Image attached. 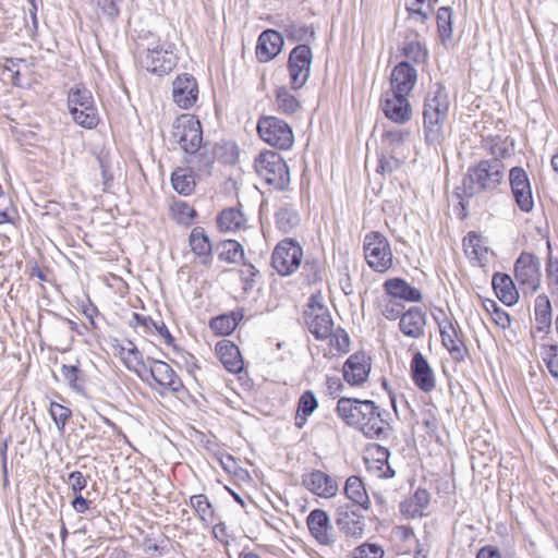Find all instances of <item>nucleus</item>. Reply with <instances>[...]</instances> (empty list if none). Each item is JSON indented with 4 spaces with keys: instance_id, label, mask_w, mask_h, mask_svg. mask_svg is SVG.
I'll list each match as a JSON object with an SVG mask.
<instances>
[{
    "instance_id": "nucleus-1",
    "label": "nucleus",
    "mask_w": 558,
    "mask_h": 558,
    "mask_svg": "<svg viewBox=\"0 0 558 558\" xmlns=\"http://www.w3.org/2000/svg\"><path fill=\"white\" fill-rule=\"evenodd\" d=\"M338 416L350 427L356 428L371 439H386L391 430L384 417L389 415L372 400L342 397L337 402Z\"/></svg>"
},
{
    "instance_id": "nucleus-2",
    "label": "nucleus",
    "mask_w": 558,
    "mask_h": 558,
    "mask_svg": "<svg viewBox=\"0 0 558 558\" xmlns=\"http://www.w3.org/2000/svg\"><path fill=\"white\" fill-rule=\"evenodd\" d=\"M494 155L489 159H482L469 167L462 180V195L472 198L485 192H493L505 183V163L502 158L509 156L505 146L495 144L490 147Z\"/></svg>"
},
{
    "instance_id": "nucleus-3",
    "label": "nucleus",
    "mask_w": 558,
    "mask_h": 558,
    "mask_svg": "<svg viewBox=\"0 0 558 558\" xmlns=\"http://www.w3.org/2000/svg\"><path fill=\"white\" fill-rule=\"evenodd\" d=\"M449 99L446 87L437 82L424 100L423 131L426 145L437 148L446 140L445 123L448 119Z\"/></svg>"
},
{
    "instance_id": "nucleus-4",
    "label": "nucleus",
    "mask_w": 558,
    "mask_h": 558,
    "mask_svg": "<svg viewBox=\"0 0 558 558\" xmlns=\"http://www.w3.org/2000/svg\"><path fill=\"white\" fill-rule=\"evenodd\" d=\"M136 61L149 73L158 76L167 75L173 71L179 61L175 44L148 33L143 38V43L138 44Z\"/></svg>"
},
{
    "instance_id": "nucleus-5",
    "label": "nucleus",
    "mask_w": 558,
    "mask_h": 558,
    "mask_svg": "<svg viewBox=\"0 0 558 558\" xmlns=\"http://www.w3.org/2000/svg\"><path fill=\"white\" fill-rule=\"evenodd\" d=\"M68 109L73 121L80 126L95 129L100 117L92 92L83 84H75L68 93Z\"/></svg>"
},
{
    "instance_id": "nucleus-6",
    "label": "nucleus",
    "mask_w": 558,
    "mask_h": 558,
    "mask_svg": "<svg viewBox=\"0 0 558 558\" xmlns=\"http://www.w3.org/2000/svg\"><path fill=\"white\" fill-rule=\"evenodd\" d=\"M255 170L268 185L277 191H286L290 185L289 167L277 151L259 153L255 158Z\"/></svg>"
},
{
    "instance_id": "nucleus-7",
    "label": "nucleus",
    "mask_w": 558,
    "mask_h": 558,
    "mask_svg": "<svg viewBox=\"0 0 558 558\" xmlns=\"http://www.w3.org/2000/svg\"><path fill=\"white\" fill-rule=\"evenodd\" d=\"M259 137L278 149H290L294 143L292 128L282 119L275 116H262L257 121Z\"/></svg>"
},
{
    "instance_id": "nucleus-8",
    "label": "nucleus",
    "mask_w": 558,
    "mask_h": 558,
    "mask_svg": "<svg viewBox=\"0 0 558 558\" xmlns=\"http://www.w3.org/2000/svg\"><path fill=\"white\" fill-rule=\"evenodd\" d=\"M514 278L524 294L535 293L542 282L539 258L535 254L522 252L514 262Z\"/></svg>"
},
{
    "instance_id": "nucleus-9",
    "label": "nucleus",
    "mask_w": 558,
    "mask_h": 558,
    "mask_svg": "<svg viewBox=\"0 0 558 558\" xmlns=\"http://www.w3.org/2000/svg\"><path fill=\"white\" fill-rule=\"evenodd\" d=\"M365 259L368 266L377 272H385L392 266L390 243L379 232H371L363 244Z\"/></svg>"
},
{
    "instance_id": "nucleus-10",
    "label": "nucleus",
    "mask_w": 558,
    "mask_h": 558,
    "mask_svg": "<svg viewBox=\"0 0 558 558\" xmlns=\"http://www.w3.org/2000/svg\"><path fill=\"white\" fill-rule=\"evenodd\" d=\"M303 257L302 246L293 239H284L275 247L271 255V265L280 276H290L301 266Z\"/></svg>"
},
{
    "instance_id": "nucleus-11",
    "label": "nucleus",
    "mask_w": 558,
    "mask_h": 558,
    "mask_svg": "<svg viewBox=\"0 0 558 558\" xmlns=\"http://www.w3.org/2000/svg\"><path fill=\"white\" fill-rule=\"evenodd\" d=\"M310 332L317 340H325L332 335L333 322L329 310L319 301V296L310 298L307 308L303 313Z\"/></svg>"
},
{
    "instance_id": "nucleus-12",
    "label": "nucleus",
    "mask_w": 558,
    "mask_h": 558,
    "mask_svg": "<svg viewBox=\"0 0 558 558\" xmlns=\"http://www.w3.org/2000/svg\"><path fill=\"white\" fill-rule=\"evenodd\" d=\"M172 136L186 154L195 151L204 144L201 122L191 114H182L175 119Z\"/></svg>"
},
{
    "instance_id": "nucleus-13",
    "label": "nucleus",
    "mask_w": 558,
    "mask_h": 558,
    "mask_svg": "<svg viewBox=\"0 0 558 558\" xmlns=\"http://www.w3.org/2000/svg\"><path fill=\"white\" fill-rule=\"evenodd\" d=\"M146 363L148 364L147 371L144 372L147 376L142 375L141 378L147 380L148 377H151L161 388L160 395L167 392L178 395L184 390L182 380L168 363L153 357H147Z\"/></svg>"
},
{
    "instance_id": "nucleus-14",
    "label": "nucleus",
    "mask_w": 558,
    "mask_h": 558,
    "mask_svg": "<svg viewBox=\"0 0 558 558\" xmlns=\"http://www.w3.org/2000/svg\"><path fill=\"white\" fill-rule=\"evenodd\" d=\"M312 59V50L307 45H298L291 50L288 60L291 89L298 90L305 85L310 77Z\"/></svg>"
},
{
    "instance_id": "nucleus-15",
    "label": "nucleus",
    "mask_w": 558,
    "mask_h": 558,
    "mask_svg": "<svg viewBox=\"0 0 558 558\" xmlns=\"http://www.w3.org/2000/svg\"><path fill=\"white\" fill-rule=\"evenodd\" d=\"M439 313L442 316H446L442 310H439ZM434 319L439 327L441 343L448 350L451 359L456 363H463L469 356V350L465 345L464 335L458 323L453 324L452 322L446 319L447 325L442 326L437 316H434Z\"/></svg>"
},
{
    "instance_id": "nucleus-16",
    "label": "nucleus",
    "mask_w": 558,
    "mask_h": 558,
    "mask_svg": "<svg viewBox=\"0 0 558 558\" xmlns=\"http://www.w3.org/2000/svg\"><path fill=\"white\" fill-rule=\"evenodd\" d=\"M363 509L353 508L349 502L340 504L335 510V522L339 531L347 537L361 538L365 523Z\"/></svg>"
},
{
    "instance_id": "nucleus-17",
    "label": "nucleus",
    "mask_w": 558,
    "mask_h": 558,
    "mask_svg": "<svg viewBox=\"0 0 558 558\" xmlns=\"http://www.w3.org/2000/svg\"><path fill=\"white\" fill-rule=\"evenodd\" d=\"M380 108L387 119L398 124H404L412 118V107L408 96L398 95L390 89L383 94Z\"/></svg>"
},
{
    "instance_id": "nucleus-18",
    "label": "nucleus",
    "mask_w": 558,
    "mask_h": 558,
    "mask_svg": "<svg viewBox=\"0 0 558 558\" xmlns=\"http://www.w3.org/2000/svg\"><path fill=\"white\" fill-rule=\"evenodd\" d=\"M509 183L520 210L530 213L534 207V201L526 171L521 167H513L509 171Z\"/></svg>"
},
{
    "instance_id": "nucleus-19",
    "label": "nucleus",
    "mask_w": 558,
    "mask_h": 558,
    "mask_svg": "<svg viewBox=\"0 0 558 558\" xmlns=\"http://www.w3.org/2000/svg\"><path fill=\"white\" fill-rule=\"evenodd\" d=\"M172 98L180 108H192L198 98L196 78L189 73L178 75L172 83Z\"/></svg>"
},
{
    "instance_id": "nucleus-20",
    "label": "nucleus",
    "mask_w": 558,
    "mask_h": 558,
    "mask_svg": "<svg viewBox=\"0 0 558 558\" xmlns=\"http://www.w3.org/2000/svg\"><path fill=\"white\" fill-rule=\"evenodd\" d=\"M410 375L414 385L428 393L436 387V378L432 366L421 352H415L410 363Z\"/></svg>"
},
{
    "instance_id": "nucleus-21",
    "label": "nucleus",
    "mask_w": 558,
    "mask_h": 558,
    "mask_svg": "<svg viewBox=\"0 0 558 558\" xmlns=\"http://www.w3.org/2000/svg\"><path fill=\"white\" fill-rule=\"evenodd\" d=\"M306 523L311 534L320 545L331 546L335 544L333 529L326 511L322 509L312 510L307 515Z\"/></svg>"
},
{
    "instance_id": "nucleus-22",
    "label": "nucleus",
    "mask_w": 558,
    "mask_h": 558,
    "mask_svg": "<svg viewBox=\"0 0 558 558\" xmlns=\"http://www.w3.org/2000/svg\"><path fill=\"white\" fill-rule=\"evenodd\" d=\"M417 81V71L409 61L399 62L390 74V90L409 96Z\"/></svg>"
},
{
    "instance_id": "nucleus-23",
    "label": "nucleus",
    "mask_w": 558,
    "mask_h": 558,
    "mask_svg": "<svg viewBox=\"0 0 558 558\" xmlns=\"http://www.w3.org/2000/svg\"><path fill=\"white\" fill-rule=\"evenodd\" d=\"M343 377L351 386L365 383L371 372V357L364 352L352 354L343 365Z\"/></svg>"
},
{
    "instance_id": "nucleus-24",
    "label": "nucleus",
    "mask_w": 558,
    "mask_h": 558,
    "mask_svg": "<svg viewBox=\"0 0 558 558\" xmlns=\"http://www.w3.org/2000/svg\"><path fill=\"white\" fill-rule=\"evenodd\" d=\"M302 484L315 495L323 498H331L338 492V483L323 471L314 470L302 476Z\"/></svg>"
},
{
    "instance_id": "nucleus-25",
    "label": "nucleus",
    "mask_w": 558,
    "mask_h": 558,
    "mask_svg": "<svg viewBox=\"0 0 558 558\" xmlns=\"http://www.w3.org/2000/svg\"><path fill=\"white\" fill-rule=\"evenodd\" d=\"M190 158L187 162L190 163V168L193 171H196V174L201 177H210L213 173V168L216 160V145H211L210 143H204L199 145V148L195 149V151L187 153Z\"/></svg>"
},
{
    "instance_id": "nucleus-26",
    "label": "nucleus",
    "mask_w": 558,
    "mask_h": 558,
    "mask_svg": "<svg viewBox=\"0 0 558 558\" xmlns=\"http://www.w3.org/2000/svg\"><path fill=\"white\" fill-rule=\"evenodd\" d=\"M426 323V313L422 307L412 306L401 316L399 329L405 337L420 339L424 337Z\"/></svg>"
},
{
    "instance_id": "nucleus-27",
    "label": "nucleus",
    "mask_w": 558,
    "mask_h": 558,
    "mask_svg": "<svg viewBox=\"0 0 558 558\" xmlns=\"http://www.w3.org/2000/svg\"><path fill=\"white\" fill-rule=\"evenodd\" d=\"M283 37L274 29L263 32L257 40L256 57L260 62H268L277 57L283 46Z\"/></svg>"
},
{
    "instance_id": "nucleus-28",
    "label": "nucleus",
    "mask_w": 558,
    "mask_h": 558,
    "mask_svg": "<svg viewBox=\"0 0 558 558\" xmlns=\"http://www.w3.org/2000/svg\"><path fill=\"white\" fill-rule=\"evenodd\" d=\"M216 354L229 372L238 374L243 369L244 363L238 345L229 340L216 344Z\"/></svg>"
},
{
    "instance_id": "nucleus-29",
    "label": "nucleus",
    "mask_w": 558,
    "mask_h": 558,
    "mask_svg": "<svg viewBox=\"0 0 558 558\" xmlns=\"http://www.w3.org/2000/svg\"><path fill=\"white\" fill-rule=\"evenodd\" d=\"M344 495L353 508L363 509L364 511L371 508V500L365 485L359 476L352 475L347 478Z\"/></svg>"
},
{
    "instance_id": "nucleus-30",
    "label": "nucleus",
    "mask_w": 558,
    "mask_h": 558,
    "mask_svg": "<svg viewBox=\"0 0 558 558\" xmlns=\"http://www.w3.org/2000/svg\"><path fill=\"white\" fill-rule=\"evenodd\" d=\"M384 289L386 293L400 301L404 300L408 302H420L422 301V293L418 289L410 286L405 280L401 278H391L385 281Z\"/></svg>"
},
{
    "instance_id": "nucleus-31",
    "label": "nucleus",
    "mask_w": 558,
    "mask_h": 558,
    "mask_svg": "<svg viewBox=\"0 0 558 558\" xmlns=\"http://www.w3.org/2000/svg\"><path fill=\"white\" fill-rule=\"evenodd\" d=\"M492 284L497 298L507 306L515 304L519 300V292L512 278L508 274L496 272L493 276Z\"/></svg>"
},
{
    "instance_id": "nucleus-32",
    "label": "nucleus",
    "mask_w": 558,
    "mask_h": 558,
    "mask_svg": "<svg viewBox=\"0 0 558 558\" xmlns=\"http://www.w3.org/2000/svg\"><path fill=\"white\" fill-rule=\"evenodd\" d=\"M189 243L202 264L208 265L213 260V246L204 228L195 227L190 233Z\"/></svg>"
},
{
    "instance_id": "nucleus-33",
    "label": "nucleus",
    "mask_w": 558,
    "mask_h": 558,
    "mask_svg": "<svg viewBox=\"0 0 558 558\" xmlns=\"http://www.w3.org/2000/svg\"><path fill=\"white\" fill-rule=\"evenodd\" d=\"M437 32L444 47L452 46L453 11L450 7H440L436 14Z\"/></svg>"
},
{
    "instance_id": "nucleus-34",
    "label": "nucleus",
    "mask_w": 558,
    "mask_h": 558,
    "mask_svg": "<svg viewBox=\"0 0 558 558\" xmlns=\"http://www.w3.org/2000/svg\"><path fill=\"white\" fill-rule=\"evenodd\" d=\"M244 318L243 310L221 314L210 319L209 327L217 335L227 336L234 331L239 323Z\"/></svg>"
},
{
    "instance_id": "nucleus-35",
    "label": "nucleus",
    "mask_w": 558,
    "mask_h": 558,
    "mask_svg": "<svg viewBox=\"0 0 558 558\" xmlns=\"http://www.w3.org/2000/svg\"><path fill=\"white\" fill-rule=\"evenodd\" d=\"M130 326H141L143 327L144 332H149L151 331V328H156L157 333L165 339L166 344L174 347V338L172 337V335L170 333L166 324L162 320L155 322L150 316H144L138 313H133Z\"/></svg>"
},
{
    "instance_id": "nucleus-36",
    "label": "nucleus",
    "mask_w": 558,
    "mask_h": 558,
    "mask_svg": "<svg viewBox=\"0 0 558 558\" xmlns=\"http://www.w3.org/2000/svg\"><path fill=\"white\" fill-rule=\"evenodd\" d=\"M275 105L277 111L284 116H293L302 109L301 101L286 86L276 89Z\"/></svg>"
},
{
    "instance_id": "nucleus-37",
    "label": "nucleus",
    "mask_w": 558,
    "mask_h": 558,
    "mask_svg": "<svg viewBox=\"0 0 558 558\" xmlns=\"http://www.w3.org/2000/svg\"><path fill=\"white\" fill-rule=\"evenodd\" d=\"M536 330L549 332L551 328V304L546 294H539L534 304Z\"/></svg>"
},
{
    "instance_id": "nucleus-38",
    "label": "nucleus",
    "mask_w": 558,
    "mask_h": 558,
    "mask_svg": "<svg viewBox=\"0 0 558 558\" xmlns=\"http://www.w3.org/2000/svg\"><path fill=\"white\" fill-rule=\"evenodd\" d=\"M194 171L191 168H177L171 173V185L181 195H191L196 186Z\"/></svg>"
},
{
    "instance_id": "nucleus-39",
    "label": "nucleus",
    "mask_w": 558,
    "mask_h": 558,
    "mask_svg": "<svg viewBox=\"0 0 558 558\" xmlns=\"http://www.w3.org/2000/svg\"><path fill=\"white\" fill-rule=\"evenodd\" d=\"M318 401L312 390L304 391L298 401V410L294 418V425L303 428L307 422V417L317 409Z\"/></svg>"
},
{
    "instance_id": "nucleus-40",
    "label": "nucleus",
    "mask_w": 558,
    "mask_h": 558,
    "mask_svg": "<svg viewBox=\"0 0 558 558\" xmlns=\"http://www.w3.org/2000/svg\"><path fill=\"white\" fill-rule=\"evenodd\" d=\"M245 222L244 214L236 207L226 208L217 216V225L221 231H236Z\"/></svg>"
},
{
    "instance_id": "nucleus-41",
    "label": "nucleus",
    "mask_w": 558,
    "mask_h": 558,
    "mask_svg": "<svg viewBox=\"0 0 558 558\" xmlns=\"http://www.w3.org/2000/svg\"><path fill=\"white\" fill-rule=\"evenodd\" d=\"M409 130H387L381 135V144L388 154H395L410 137Z\"/></svg>"
},
{
    "instance_id": "nucleus-42",
    "label": "nucleus",
    "mask_w": 558,
    "mask_h": 558,
    "mask_svg": "<svg viewBox=\"0 0 558 558\" xmlns=\"http://www.w3.org/2000/svg\"><path fill=\"white\" fill-rule=\"evenodd\" d=\"M130 348L129 349H122V355L123 361L125 363V366L135 372L140 377H142V372L147 371V365L143 361V354L142 352L136 348V345L130 341Z\"/></svg>"
},
{
    "instance_id": "nucleus-43",
    "label": "nucleus",
    "mask_w": 558,
    "mask_h": 558,
    "mask_svg": "<svg viewBox=\"0 0 558 558\" xmlns=\"http://www.w3.org/2000/svg\"><path fill=\"white\" fill-rule=\"evenodd\" d=\"M61 374L73 391L77 393L85 392V378L78 366L63 364L61 367Z\"/></svg>"
},
{
    "instance_id": "nucleus-44",
    "label": "nucleus",
    "mask_w": 558,
    "mask_h": 558,
    "mask_svg": "<svg viewBox=\"0 0 558 558\" xmlns=\"http://www.w3.org/2000/svg\"><path fill=\"white\" fill-rule=\"evenodd\" d=\"M276 223L279 230L289 233L300 223V216L296 210L288 206L280 207L276 213Z\"/></svg>"
},
{
    "instance_id": "nucleus-45",
    "label": "nucleus",
    "mask_w": 558,
    "mask_h": 558,
    "mask_svg": "<svg viewBox=\"0 0 558 558\" xmlns=\"http://www.w3.org/2000/svg\"><path fill=\"white\" fill-rule=\"evenodd\" d=\"M219 258L228 263H239L244 257L242 245L235 240H226L218 245Z\"/></svg>"
},
{
    "instance_id": "nucleus-46",
    "label": "nucleus",
    "mask_w": 558,
    "mask_h": 558,
    "mask_svg": "<svg viewBox=\"0 0 558 558\" xmlns=\"http://www.w3.org/2000/svg\"><path fill=\"white\" fill-rule=\"evenodd\" d=\"M433 0H407L405 8L409 15L421 23H425L433 12Z\"/></svg>"
},
{
    "instance_id": "nucleus-47",
    "label": "nucleus",
    "mask_w": 558,
    "mask_h": 558,
    "mask_svg": "<svg viewBox=\"0 0 558 558\" xmlns=\"http://www.w3.org/2000/svg\"><path fill=\"white\" fill-rule=\"evenodd\" d=\"M464 252L468 255H473L477 259H482L487 253V248L483 245L482 236L475 232H469L463 239Z\"/></svg>"
},
{
    "instance_id": "nucleus-48",
    "label": "nucleus",
    "mask_w": 558,
    "mask_h": 558,
    "mask_svg": "<svg viewBox=\"0 0 558 558\" xmlns=\"http://www.w3.org/2000/svg\"><path fill=\"white\" fill-rule=\"evenodd\" d=\"M49 412H50L52 421L54 422V424L57 426L58 432L60 434H63L64 429H65V425L72 415V411L69 408H66L58 402L52 401L50 403Z\"/></svg>"
},
{
    "instance_id": "nucleus-49",
    "label": "nucleus",
    "mask_w": 558,
    "mask_h": 558,
    "mask_svg": "<svg viewBox=\"0 0 558 558\" xmlns=\"http://www.w3.org/2000/svg\"><path fill=\"white\" fill-rule=\"evenodd\" d=\"M100 13L110 22H114L120 15V8L124 0H90Z\"/></svg>"
},
{
    "instance_id": "nucleus-50",
    "label": "nucleus",
    "mask_w": 558,
    "mask_h": 558,
    "mask_svg": "<svg viewBox=\"0 0 558 558\" xmlns=\"http://www.w3.org/2000/svg\"><path fill=\"white\" fill-rule=\"evenodd\" d=\"M543 360L555 378H558V344H544Z\"/></svg>"
},
{
    "instance_id": "nucleus-51",
    "label": "nucleus",
    "mask_w": 558,
    "mask_h": 558,
    "mask_svg": "<svg viewBox=\"0 0 558 558\" xmlns=\"http://www.w3.org/2000/svg\"><path fill=\"white\" fill-rule=\"evenodd\" d=\"M403 54L408 60H411L415 63H423L427 58L426 49L418 41H409L404 45Z\"/></svg>"
},
{
    "instance_id": "nucleus-52",
    "label": "nucleus",
    "mask_w": 558,
    "mask_h": 558,
    "mask_svg": "<svg viewBox=\"0 0 558 558\" xmlns=\"http://www.w3.org/2000/svg\"><path fill=\"white\" fill-rule=\"evenodd\" d=\"M192 508L197 512L201 520L206 521L208 517H213L211 504L208 498L203 495H194L190 498Z\"/></svg>"
},
{
    "instance_id": "nucleus-53",
    "label": "nucleus",
    "mask_w": 558,
    "mask_h": 558,
    "mask_svg": "<svg viewBox=\"0 0 558 558\" xmlns=\"http://www.w3.org/2000/svg\"><path fill=\"white\" fill-rule=\"evenodd\" d=\"M384 549L378 544L364 543L352 551V558H383Z\"/></svg>"
},
{
    "instance_id": "nucleus-54",
    "label": "nucleus",
    "mask_w": 558,
    "mask_h": 558,
    "mask_svg": "<svg viewBox=\"0 0 558 558\" xmlns=\"http://www.w3.org/2000/svg\"><path fill=\"white\" fill-rule=\"evenodd\" d=\"M429 500L430 494L428 490L425 488H418L409 502V507H413L411 510L412 515L422 514L423 510L429 505Z\"/></svg>"
},
{
    "instance_id": "nucleus-55",
    "label": "nucleus",
    "mask_w": 558,
    "mask_h": 558,
    "mask_svg": "<svg viewBox=\"0 0 558 558\" xmlns=\"http://www.w3.org/2000/svg\"><path fill=\"white\" fill-rule=\"evenodd\" d=\"M403 313L404 305L393 298L386 302L381 307V314L389 320H396L398 318L400 320Z\"/></svg>"
},
{
    "instance_id": "nucleus-56",
    "label": "nucleus",
    "mask_w": 558,
    "mask_h": 558,
    "mask_svg": "<svg viewBox=\"0 0 558 558\" xmlns=\"http://www.w3.org/2000/svg\"><path fill=\"white\" fill-rule=\"evenodd\" d=\"M401 163L402 161L395 157L393 154H389V156L381 155L378 160L377 172L391 173L399 169Z\"/></svg>"
},
{
    "instance_id": "nucleus-57",
    "label": "nucleus",
    "mask_w": 558,
    "mask_h": 558,
    "mask_svg": "<svg viewBox=\"0 0 558 558\" xmlns=\"http://www.w3.org/2000/svg\"><path fill=\"white\" fill-rule=\"evenodd\" d=\"M287 31L289 36L295 41L306 40L307 36L313 39L315 35L314 29L306 25H300L295 23L291 24Z\"/></svg>"
},
{
    "instance_id": "nucleus-58",
    "label": "nucleus",
    "mask_w": 558,
    "mask_h": 558,
    "mask_svg": "<svg viewBox=\"0 0 558 558\" xmlns=\"http://www.w3.org/2000/svg\"><path fill=\"white\" fill-rule=\"evenodd\" d=\"M97 161H98L99 168L101 170L104 191L107 192L112 186L113 175L110 172L109 163L104 155H101V154L97 155Z\"/></svg>"
},
{
    "instance_id": "nucleus-59",
    "label": "nucleus",
    "mask_w": 558,
    "mask_h": 558,
    "mask_svg": "<svg viewBox=\"0 0 558 558\" xmlns=\"http://www.w3.org/2000/svg\"><path fill=\"white\" fill-rule=\"evenodd\" d=\"M68 483L74 494H81L87 485V478L80 471H73L68 476Z\"/></svg>"
},
{
    "instance_id": "nucleus-60",
    "label": "nucleus",
    "mask_w": 558,
    "mask_h": 558,
    "mask_svg": "<svg viewBox=\"0 0 558 558\" xmlns=\"http://www.w3.org/2000/svg\"><path fill=\"white\" fill-rule=\"evenodd\" d=\"M174 210L179 215V220L185 223L197 216L196 210L184 202L175 203Z\"/></svg>"
},
{
    "instance_id": "nucleus-61",
    "label": "nucleus",
    "mask_w": 558,
    "mask_h": 558,
    "mask_svg": "<svg viewBox=\"0 0 558 558\" xmlns=\"http://www.w3.org/2000/svg\"><path fill=\"white\" fill-rule=\"evenodd\" d=\"M244 266L245 268L241 270V279L244 282L243 289L247 291L253 288L258 270L252 264H244Z\"/></svg>"
},
{
    "instance_id": "nucleus-62",
    "label": "nucleus",
    "mask_w": 558,
    "mask_h": 558,
    "mask_svg": "<svg viewBox=\"0 0 558 558\" xmlns=\"http://www.w3.org/2000/svg\"><path fill=\"white\" fill-rule=\"evenodd\" d=\"M371 454L375 462L380 464L377 468L379 470H383V465H387V462L390 457V451L386 447H383L380 445H374V447L371 449Z\"/></svg>"
},
{
    "instance_id": "nucleus-63",
    "label": "nucleus",
    "mask_w": 558,
    "mask_h": 558,
    "mask_svg": "<svg viewBox=\"0 0 558 558\" xmlns=\"http://www.w3.org/2000/svg\"><path fill=\"white\" fill-rule=\"evenodd\" d=\"M332 336L338 351L348 352L350 348V337L347 331L338 328Z\"/></svg>"
},
{
    "instance_id": "nucleus-64",
    "label": "nucleus",
    "mask_w": 558,
    "mask_h": 558,
    "mask_svg": "<svg viewBox=\"0 0 558 558\" xmlns=\"http://www.w3.org/2000/svg\"><path fill=\"white\" fill-rule=\"evenodd\" d=\"M546 271L548 278L558 286V258H554L551 256L548 257Z\"/></svg>"
}]
</instances>
